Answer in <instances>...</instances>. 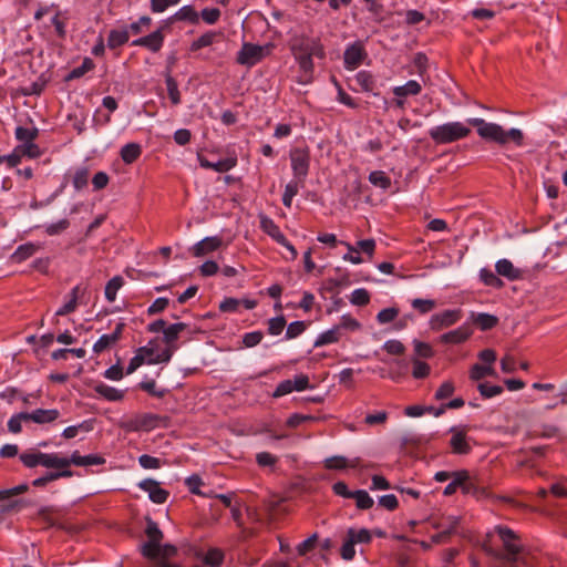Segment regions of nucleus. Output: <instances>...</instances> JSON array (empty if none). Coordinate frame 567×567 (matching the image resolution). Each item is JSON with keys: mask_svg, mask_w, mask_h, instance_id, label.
<instances>
[{"mask_svg": "<svg viewBox=\"0 0 567 567\" xmlns=\"http://www.w3.org/2000/svg\"><path fill=\"white\" fill-rule=\"evenodd\" d=\"M291 50L301 71L298 82L309 84L312 81L313 73L312 58L322 59L324 56L320 40L307 34L297 35L292 39Z\"/></svg>", "mask_w": 567, "mask_h": 567, "instance_id": "nucleus-1", "label": "nucleus"}, {"mask_svg": "<svg viewBox=\"0 0 567 567\" xmlns=\"http://www.w3.org/2000/svg\"><path fill=\"white\" fill-rule=\"evenodd\" d=\"M467 123L477 130V134L487 141H493L499 145L513 143L516 146H522L524 134L519 128H511L505 131L499 124L486 122L480 117H472Z\"/></svg>", "mask_w": 567, "mask_h": 567, "instance_id": "nucleus-2", "label": "nucleus"}, {"mask_svg": "<svg viewBox=\"0 0 567 567\" xmlns=\"http://www.w3.org/2000/svg\"><path fill=\"white\" fill-rule=\"evenodd\" d=\"M451 483L445 486L443 494L446 496L453 495L458 488L465 494H472L477 498L492 497V493L484 486H480L474 482L466 471L454 472Z\"/></svg>", "mask_w": 567, "mask_h": 567, "instance_id": "nucleus-3", "label": "nucleus"}, {"mask_svg": "<svg viewBox=\"0 0 567 567\" xmlns=\"http://www.w3.org/2000/svg\"><path fill=\"white\" fill-rule=\"evenodd\" d=\"M470 133V127L462 122H447L429 130V136L436 144L454 143L465 138Z\"/></svg>", "mask_w": 567, "mask_h": 567, "instance_id": "nucleus-4", "label": "nucleus"}, {"mask_svg": "<svg viewBox=\"0 0 567 567\" xmlns=\"http://www.w3.org/2000/svg\"><path fill=\"white\" fill-rule=\"evenodd\" d=\"M145 533L148 542L142 546V553L150 559H156L162 551L161 540L163 539V533L152 519H147Z\"/></svg>", "mask_w": 567, "mask_h": 567, "instance_id": "nucleus-5", "label": "nucleus"}, {"mask_svg": "<svg viewBox=\"0 0 567 567\" xmlns=\"http://www.w3.org/2000/svg\"><path fill=\"white\" fill-rule=\"evenodd\" d=\"M495 530L506 550L505 560L511 565L515 564L518 560V555L523 550L522 546L516 542L517 535L512 529L504 526H497Z\"/></svg>", "mask_w": 567, "mask_h": 567, "instance_id": "nucleus-6", "label": "nucleus"}, {"mask_svg": "<svg viewBox=\"0 0 567 567\" xmlns=\"http://www.w3.org/2000/svg\"><path fill=\"white\" fill-rule=\"evenodd\" d=\"M290 161L295 179L305 183L310 165L309 153L302 148H295L290 153Z\"/></svg>", "mask_w": 567, "mask_h": 567, "instance_id": "nucleus-7", "label": "nucleus"}, {"mask_svg": "<svg viewBox=\"0 0 567 567\" xmlns=\"http://www.w3.org/2000/svg\"><path fill=\"white\" fill-rule=\"evenodd\" d=\"M161 420L162 417L157 414L143 413L127 421L124 426L128 431H152Z\"/></svg>", "mask_w": 567, "mask_h": 567, "instance_id": "nucleus-8", "label": "nucleus"}, {"mask_svg": "<svg viewBox=\"0 0 567 567\" xmlns=\"http://www.w3.org/2000/svg\"><path fill=\"white\" fill-rule=\"evenodd\" d=\"M266 49L261 45L244 43L238 52L237 62L243 65L252 66L265 56Z\"/></svg>", "mask_w": 567, "mask_h": 567, "instance_id": "nucleus-9", "label": "nucleus"}, {"mask_svg": "<svg viewBox=\"0 0 567 567\" xmlns=\"http://www.w3.org/2000/svg\"><path fill=\"white\" fill-rule=\"evenodd\" d=\"M462 317V310H444L443 312L435 313L430 319V327L432 330L440 331L456 323Z\"/></svg>", "mask_w": 567, "mask_h": 567, "instance_id": "nucleus-10", "label": "nucleus"}, {"mask_svg": "<svg viewBox=\"0 0 567 567\" xmlns=\"http://www.w3.org/2000/svg\"><path fill=\"white\" fill-rule=\"evenodd\" d=\"M449 432L452 434L450 446L453 453L460 455L468 454L472 447L467 441L465 429L452 426Z\"/></svg>", "mask_w": 567, "mask_h": 567, "instance_id": "nucleus-11", "label": "nucleus"}, {"mask_svg": "<svg viewBox=\"0 0 567 567\" xmlns=\"http://www.w3.org/2000/svg\"><path fill=\"white\" fill-rule=\"evenodd\" d=\"M137 486L148 494V497L153 503L163 504L168 498L169 493L162 488L158 482L152 478L141 481Z\"/></svg>", "mask_w": 567, "mask_h": 567, "instance_id": "nucleus-12", "label": "nucleus"}, {"mask_svg": "<svg viewBox=\"0 0 567 567\" xmlns=\"http://www.w3.org/2000/svg\"><path fill=\"white\" fill-rule=\"evenodd\" d=\"M167 27H164V24H163L162 27H159L157 30H155L151 34L134 40L132 42V45L144 47V48H147L148 50H151L152 52L159 51L164 43L163 31Z\"/></svg>", "mask_w": 567, "mask_h": 567, "instance_id": "nucleus-13", "label": "nucleus"}, {"mask_svg": "<svg viewBox=\"0 0 567 567\" xmlns=\"http://www.w3.org/2000/svg\"><path fill=\"white\" fill-rule=\"evenodd\" d=\"M473 333L470 322L463 323L461 327L449 331L440 337L442 343L457 344L467 340Z\"/></svg>", "mask_w": 567, "mask_h": 567, "instance_id": "nucleus-14", "label": "nucleus"}, {"mask_svg": "<svg viewBox=\"0 0 567 567\" xmlns=\"http://www.w3.org/2000/svg\"><path fill=\"white\" fill-rule=\"evenodd\" d=\"M125 324L120 322L116 324L114 331L112 333L102 334L99 340L93 346V351L95 353H101L114 343H116L123 333Z\"/></svg>", "mask_w": 567, "mask_h": 567, "instance_id": "nucleus-15", "label": "nucleus"}, {"mask_svg": "<svg viewBox=\"0 0 567 567\" xmlns=\"http://www.w3.org/2000/svg\"><path fill=\"white\" fill-rule=\"evenodd\" d=\"M221 245V239L218 237H206L195 244L190 251L195 257H203L212 251L217 250Z\"/></svg>", "mask_w": 567, "mask_h": 567, "instance_id": "nucleus-16", "label": "nucleus"}, {"mask_svg": "<svg viewBox=\"0 0 567 567\" xmlns=\"http://www.w3.org/2000/svg\"><path fill=\"white\" fill-rule=\"evenodd\" d=\"M187 328L188 324L184 322L167 326L163 332V341L166 344V347H172L177 350L178 346L176 344V341L178 340L181 332H183Z\"/></svg>", "mask_w": 567, "mask_h": 567, "instance_id": "nucleus-17", "label": "nucleus"}, {"mask_svg": "<svg viewBox=\"0 0 567 567\" xmlns=\"http://www.w3.org/2000/svg\"><path fill=\"white\" fill-rule=\"evenodd\" d=\"M470 320L482 331L491 330L498 323V318L486 312H471Z\"/></svg>", "mask_w": 567, "mask_h": 567, "instance_id": "nucleus-18", "label": "nucleus"}, {"mask_svg": "<svg viewBox=\"0 0 567 567\" xmlns=\"http://www.w3.org/2000/svg\"><path fill=\"white\" fill-rule=\"evenodd\" d=\"M28 421L34 422L38 424H44L55 421L60 413L55 409L44 410V409H37L32 412H27Z\"/></svg>", "mask_w": 567, "mask_h": 567, "instance_id": "nucleus-19", "label": "nucleus"}, {"mask_svg": "<svg viewBox=\"0 0 567 567\" xmlns=\"http://www.w3.org/2000/svg\"><path fill=\"white\" fill-rule=\"evenodd\" d=\"M40 465L48 468H65L69 467L68 457H61L58 453L39 452Z\"/></svg>", "mask_w": 567, "mask_h": 567, "instance_id": "nucleus-20", "label": "nucleus"}, {"mask_svg": "<svg viewBox=\"0 0 567 567\" xmlns=\"http://www.w3.org/2000/svg\"><path fill=\"white\" fill-rule=\"evenodd\" d=\"M68 462H69V466L71 464H74L76 466H93V465H102L105 463V458L100 456V455H95V454H90V455H85V456H82L80 455L78 452H74L70 458H68Z\"/></svg>", "mask_w": 567, "mask_h": 567, "instance_id": "nucleus-21", "label": "nucleus"}, {"mask_svg": "<svg viewBox=\"0 0 567 567\" xmlns=\"http://www.w3.org/2000/svg\"><path fill=\"white\" fill-rule=\"evenodd\" d=\"M197 19H198L197 12L190 6H185V7L181 8L175 14L169 17L164 22V27H169L175 21L195 22V21H197Z\"/></svg>", "mask_w": 567, "mask_h": 567, "instance_id": "nucleus-22", "label": "nucleus"}, {"mask_svg": "<svg viewBox=\"0 0 567 567\" xmlns=\"http://www.w3.org/2000/svg\"><path fill=\"white\" fill-rule=\"evenodd\" d=\"M496 272L509 280H515L520 277V271L514 267L508 259H501L495 265Z\"/></svg>", "mask_w": 567, "mask_h": 567, "instance_id": "nucleus-23", "label": "nucleus"}, {"mask_svg": "<svg viewBox=\"0 0 567 567\" xmlns=\"http://www.w3.org/2000/svg\"><path fill=\"white\" fill-rule=\"evenodd\" d=\"M95 392L107 401L116 402L124 398V391L110 386L105 383H99L94 388Z\"/></svg>", "mask_w": 567, "mask_h": 567, "instance_id": "nucleus-24", "label": "nucleus"}, {"mask_svg": "<svg viewBox=\"0 0 567 567\" xmlns=\"http://www.w3.org/2000/svg\"><path fill=\"white\" fill-rule=\"evenodd\" d=\"M130 39V33L126 28L113 29L109 33L107 47L110 49H116L125 44Z\"/></svg>", "mask_w": 567, "mask_h": 567, "instance_id": "nucleus-25", "label": "nucleus"}, {"mask_svg": "<svg viewBox=\"0 0 567 567\" xmlns=\"http://www.w3.org/2000/svg\"><path fill=\"white\" fill-rule=\"evenodd\" d=\"M221 39V33L215 31H208L200 35L197 40L192 43L190 50L197 51L203 48L209 47Z\"/></svg>", "mask_w": 567, "mask_h": 567, "instance_id": "nucleus-26", "label": "nucleus"}, {"mask_svg": "<svg viewBox=\"0 0 567 567\" xmlns=\"http://www.w3.org/2000/svg\"><path fill=\"white\" fill-rule=\"evenodd\" d=\"M357 83L361 86L363 91L378 94L377 81L370 72L360 71L359 73H357Z\"/></svg>", "mask_w": 567, "mask_h": 567, "instance_id": "nucleus-27", "label": "nucleus"}, {"mask_svg": "<svg viewBox=\"0 0 567 567\" xmlns=\"http://www.w3.org/2000/svg\"><path fill=\"white\" fill-rule=\"evenodd\" d=\"M142 154V147L137 143H128L124 145L121 150V158L126 164H132L135 162Z\"/></svg>", "mask_w": 567, "mask_h": 567, "instance_id": "nucleus-28", "label": "nucleus"}, {"mask_svg": "<svg viewBox=\"0 0 567 567\" xmlns=\"http://www.w3.org/2000/svg\"><path fill=\"white\" fill-rule=\"evenodd\" d=\"M421 92V85L415 80L408 81L404 85L393 87V94L396 97L416 95Z\"/></svg>", "mask_w": 567, "mask_h": 567, "instance_id": "nucleus-29", "label": "nucleus"}, {"mask_svg": "<svg viewBox=\"0 0 567 567\" xmlns=\"http://www.w3.org/2000/svg\"><path fill=\"white\" fill-rule=\"evenodd\" d=\"M341 336V328L336 327L333 329H330L328 331L322 332L319 334V337L316 339L313 346L316 348L323 347L330 343H333L339 340Z\"/></svg>", "mask_w": 567, "mask_h": 567, "instance_id": "nucleus-30", "label": "nucleus"}, {"mask_svg": "<svg viewBox=\"0 0 567 567\" xmlns=\"http://www.w3.org/2000/svg\"><path fill=\"white\" fill-rule=\"evenodd\" d=\"M305 183H301L299 181L292 179L290 181L286 187L282 195V204L290 208L292 204V198L298 194L299 187H302Z\"/></svg>", "mask_w": 567, "mask_h": 567, "instance_id": "nucleus-31", "label": "nucleus"}, {"mask_svg": "<svg viewBox=\"0 0 567 567\" xmlns=\"http://www.w3.org/2000/svg\"><path fill=\"white\" fill-rule=\"evenodd\" d=\"M341 557L346 560H351L354 557V527L348 529L347 538L341 547Z\"/></svg>", "mask_w": 567, "mask_h": 567, "instance_id": "nucleus-32", "label": "nucleus"}, {"mask_svg": "<svg viewBox=\"0 0 567 567\" xmlns=\"http://www.w3.org/2000/svg\"><path fill=\"white\" fill-rule=\"evenodd\" d=\"M16 138L22 144L32 143L39 136V130L37 127H23L18 126L14 132Z\"/></svg>", "mask_w": 567, "mask_h": 567, "instance_id": "nucleus-33", "label": "nucleus"}, {"mask_svg": "<svg viewBox=\"0 0 567 567\" xmlns=\"http://www.w3.org/2000/svg\"><path fill=\"white\" fill-rule=\"evenodd\" d=\"M124 285V279L121 276L113 277L105 286V298L109 302H113L116 299L117 290Z\"/></svg>", "mask_w": 567, "mask_h": 567, "instance_id": "nucleus-34", "label": "nucleus"}, {"mask_svg": "<svg viewBox=\"0 0 567 567\" xmlns=\"http://www.w3.org/2000/svg\"><path fill=\"white\" fill-rule=\"evenodd\" d=\"M38 247L31 243L21 245L17 248L11 258L16 262H22L25 259L30 258L32 255H34Z\"/></svg>", "mask_w": 567, "mask_h": 567, "instance_id": "nucleus-35", "label": "nucleus"}, {"mask_svg": "<svg viewBox=\"0 0 567 567\" xmlns=\"http://www.w3.org/2000/svg\"><path fill=\"white\" fill-rule=\"evenodd\" d=\"M375 248L373 239H364L357 241V264L364 261L360 255H367L369 258L372 256Z\"/></svg>", "mask_w": 567, "mask_h": 567, "instance_id": "nucleus-36", "label": "nucleus"}, {"mask_svg": "<svg viewBox=\"0 0 567 567\" xmlns=\"http://www.w3.org/2000/svg\"><path fill=\"white\" fill-rule=\"evenodd\" d=\"M477 390L484 399H491L503 393V388L501 385L492 384L489 382L478 383Z\"/></svg>", "mask_w": 567, "mask_h": 567, "instance_id": "nucleus-37", "label": "nucleus"}, {"mask_svg": "<svg viewBox=\"0 0 567 567\" xmlns=\"http://www.w3.org/2000/svg\"><path fill=\"white\" fill-rule=\"evenodd\" d=\"M27 412H20L18 414L12 415L8 421V430L13 433H20L22 430V423H28Z\"/></svg>", "mask_w": 567, "mask_h": 567, "instance_id": "nucleus-38", "label": "nucleus"}, {"mask_svg": "<svg viewBox=\"0 0 567 567\" xmlns=\"http://www.w3.org/2000/svg\"><path fill=\"white\" fill-rule=\"evenodd\" d=\"M165 84L172 103L174 105H178L181 103V93L176 80L173 76L167 75L165 78Z\"/></svg>", "mask_w": 567, "mask_h": 567, "instance_id": "nucleus-39", "label": "nucleus"}, {"mask_svg": "<svg viewBox=\"0 0 567 567\" xmlns=\"http://www.w3.org/2000/svg\"><path fill=\"white\" fill-rule=\"evenodd\" d=\"M481 280L489 287L501 288L504 282L499 279V277L489 269L483 268L480 272Z\"/></svg>", "mask_w": 567, "mask_h": 567, "instance_id": "nucleus-40", "label": "nucleus"}, {"mask_svg": "<svg viewBox=\"0 0 567 567\" xmlns=\"http://www.w3.org/2000/svg\"><path fill=\"white\" fill-rule=\"evenodd\" d=\"M399 313H400V310L396 307H389V308L382 309L377 315V321L380 324H386V323H390V322H395V319L398 318Z\"/></svg>", "mask_w": 567, "mask_h": 567, "instance_id": "nucleus-41", "label": "nucleus"}, {"mask_svg": "<svg viewBox=\"0 0 567 567\" xmlns=\"http://www.w3.org/2000/svg\"><path fill=\"white\" fill-rule=\"evenodd\" d=\"M323 465L328 470L341 471V470H346L349 467V461L343 456L336 455V456L327 457L323 461Z\"/></svg>", "mask_w": 567, "mask_h": 567, "instance_id": "nucleus-42", "label": "nucleus"}, {"mask_svg": "<svg viewBox=\"0 0 567 567\" xmlns=\"http://www.w3.org/2000/svg\"><path fill=\"white\" fill-rule=\"evenodd\" d=\"M224 560V553L218 548H210L204 556V563L210 567H218Z\"/></svg>", "mask_w": 567, "mask_h": 567, "instance_id": "nucleus-43", "label": "nucleus"}, {"mask_svg": "<svg viewBox=\"0 0 567 567\" xmlns=\"http://www.w3.org/2000/svg\"><path fill=\"white\" fill-rule=\"evenodd\" d=\"M94 69V62L89 59V58H85L82 62V64L78 68H74L70 73H69V76L68 79L69 80H74V79H80L81 76H83L86 72L91 71Z\"/></svg>", "mask_w": 567, "mask_h": 567, "instance_id": "nucleus-44", "label": "nucleus"}, {"mask_svg": "<svg viewBox=\"0 0 567 567\" xmlns=\"http://www.w3.org/2000/svg\"><path fill=\"white\" fill-rule=\"evenodd\" d=\"M495 371L489 365L474 364L471 369L470 377L474 381H480L486 375H494Z\"/></svg>", "mask_w": 567, "mask_h": 567, "instance_id": "nucleus-45", "label": "nucleus"}, {"mask_svg": "<svg viewBox=\"0 0 567 567\" xmlns=\"http://www.w3.org/2000/svg\"><path fill=\"white\" fill-rule=\"evenodd\" d=\"M138 388L156 398H163L167 393V390L165 389L157 390L156 382L154 380L142 381L138 383Z\"/></svg>", "mask_w": 567, "mask_h": 567, "instance_id": "nucleus-46", "label": "nucleus"}, {"mask_svg": "<svg viewBox=\"0 0 567 567\" xmlns=\"http://www.w3.org/2000/svg\"><path fill=\"white\" fill-rule=\"evenodd\" d=\"M369 181L374 185V186H378L380 188H388L391 184V181L390 178L385 175L384 172H381V171H377V172H372L370 175H369Z\"/></svg>", "mask_w": 567, "mask_h": 567, "instance_id": "nucleus-47", "label": "nucleus"}, {"mask_svg": "<svg viewBox=\"0 0 567 567\" xmlns=\"http://www.w3.org/2000/svg\"><path fill=\"white\" fill-rule=\"evenodd\" d=\"M138 463L145 470H156L162 466L163 461L158 457H154L148 454H143L138 457Z\"/></svg>", "mask_w": 567, "mask_h": 567, "instance_id": "nucleus-48", "label": "nucleus"}, {"mask_svg": "<svg viewBox=\"0 0 567 567\" xmlns=\"http://www.w3.org/2000/svg\"><path fill=\"white\" fill-rule=\"evenodd\" d=\"M411 306L421 313H427L435 308L436 303L431 299L416 298L411 301Z\"/></svg>", "mask_w": 567, "mask_h": 567, "instance_id": "nucleus-49", "label": "nucleus"}, {"mask_svg": "<svg viewBox=\"0 0 567 567\" xmlns=\"http://www.w3.org/2000/svg\"><path fill=\"white\" fill-rule=\"evenodd\" d=\"M286 327V319L284 316L271 318L268 322V332L272 336H278Z\"/></svg>", "mask_w": 567, "mask_h": 567, "instance_id": "nucleus-50", "label": "nucleus"}, {"mask_svg": "<svg viewBox=\"0 0 567 567\" xmlns=\"http://www.w3.org/2000/svg\"><path fill=\"white\" fill-rule=\"evenodd\" d=\"M176 351L174 348L166 347L161 353L155 354V358L148 359V364L167 363L171 361L173 353Z\"/></svg>", "mask_w": 567, "mask_h": 567, "instance_id": "nucleus-51", "label": "nucleus"}, {"mask_svg": "<svg viewBox=\"0 0 567 567\" xmlns=\"http://www.w3.org/2000/svg\"><path fill=\"white\" fill-rule=\"evenodd\" d=\"M388 420V413L385 411H379L372 414H368L364 417V423L369 426L382 425Z\"/></svg>", "mask_w": 567, "mask_h": 567, "instance_id": "nucleus-52", "label": "nucleus"}, {"mask_svg": "<svg viewBox=\"0 0 567 567\" xmlns=\"http://www.w3.org/2000/svg\"><path fill=\"white\" fill-rule=\"evenodd\" d=\"M152 23V19L147 16H143L138 19V21L132 22L126 29L128 33L140 34L143 31L144 27H150Z\"/></svg>", "mask_w": 567, "mask_h": 567, "instance_id": "nucleus-53", "label": "nucleus"}, {"mask_svg": "<svg viewBox=\"0 0 567 567\" xmlns=\"http://www.w3.org/2000/svg\"><path fill=\"white\" fill-rule=\"evenodd\" d=\"M372 497L364 489H357V508L367 509L373 505Z\"/></svg>", "mask_w": 567, "mask_h": 567, "instance_id": "nucleus-54", "label": "nucleus"}, {"mask_svg": "<svg viewBox=\"0 0 567 567\" xmlns=\"http://www.w3.org/2000/svg\"><path fill=\"white\" fill-rule=\"evenodd\" d=\"M430 373V367L427 363L420 361L419 359L413 360V377L415 379H423Z\"/></svg>", "mask_w": 567, "mask_h": 567, "instance_id": "nucleus-55", "label": "nucleus"}, {"mask_svg": "<svg viewBox=\"0 0 567 567\" xmlns=\"http://www.w3.org/2000/svg\"><path fill=\"white\" fill-rule=\"evenodd\" d=\"M19 151H21L22 156H28L30 158H37L41 155V151L34 142L24 143L18 146Z\"/></svg>", "mask_w": 567, "mask_h": 567, "instance_id": "nucleus-56", "label": "nucleus"}, {"mask_svg": "<svg viewBox=\"0 0 567 567\" xmlns=\"http://www.w3.org/2000/svg\"><path fill=\"white\" fill-rule=\"evenodd\" d=\"M317 540H318V536L317 534H313L312 536H310L309 538H307L306 540L301 542L298 546H297V551L300 556H305L306 554H308L309 551H311L316 544H317Z\"/></svg>", "mask_w": 567, "mask_h": 567, "instance_id": "nucleus-57", "label": "nucleus"}, {"mask_svg": "<svg viewBox=\"0 0 567 567\" xmlns=\"http://www.w3.org/2000/svg\"><path fill=\"white\" fill-rule=\"evenodd\" d=\"M237 164V159L233 157L223 158L213 165V169L218 173H225L234 168Z\"/></svg>", "mask_w": 567, "mask_h": 567, "instance_id": "nucleus-58", "label": "nucleus"}, {"mask_svg": "<svg viewBox=\"0 0 567 567\" xmlns=\"http://www.w3.org/2000/svg\"><path fill=\"white\" fill-rule=\"evenodd\" d=\"M306 329V323L303 321H295L291 322L286 331V339H295L300 336Z\"/></svg>", "mask_w": 567, "mask_h": 567, "instance_id": "nucleus-59", "label": "nucleus"}, {"mask_svg": "<svg viewBox=\"0 0 567 567\" xmlns=\"http://www.w3.org/2000/svg\"><path fill=\"white\" fill-rule=\"evenodd\" d=\"M89 171L86 168L78 169L73 177V186L76 189H82L87 185Z\"/></svg>", "mask_w": 567, "mask_h": 567, "instance_id": "nucleus-60", "label": "nucleus"}, {"mask_svg": "<svg viewBox=\"0 0 567 567\" xmlns=\"http://www.w3.org/2000/svg\"><path fill=\"white\" fill-rule=\"evenodd\" d=\"M454 384L451 381H445L441 384V386L435 392L436 400H444L450 398L454 393Z\"/></svg>", "mask_w": 567, "mask_h": 567, "instance_id": "nucleus-61", "label": "nucleus"}, {"mask_svg": "<svg viewBox=\"0 0 567 567\" xmlns=\"http://www.w3.org/2000/svg\"><path fill=\"white\" fill-rule=\"evenodd\" d=\"M262 337H264V334L261 331L248 332V333L244 334L243 343L245 344V347L251 348V347L259 344L260 341L262 340Z\"/></svg>", "mask_w": 567, "mask_h": 567, "instance_id": "nucleus-62", "label": "nucleus"}, {"mask_svg": "<svg viewBox=\"0 0 567 567\" xmlns=\"http://www.w3.org/2000/svg\"><path fill=\"white\" fill-rule=\"evenodd\" d=\"M460 524V517L457 516H449L441 524L440 527L445 530V534L450 536L456 532V528Z\"/></svg>", "mask_w": 567, "mask_h": 567, "instance_id": "nucleus-63", "label": "nucleus"}, {"mask_svg": "<svg viewBox=\"0 0 567 567\" xmlns=\"http://www.w3.org/2000/svg\"><path fill=\"white\" fill-rule=\"evenodd\" d=\"M20 460L27 467H30V468L40 465L39 452L22 453L20 455Z\"/></svg>", "mask_w": 567, "mask_h": 567, "instance_id": "nucleus-64", "label": "nucleus"}]
</instances>
